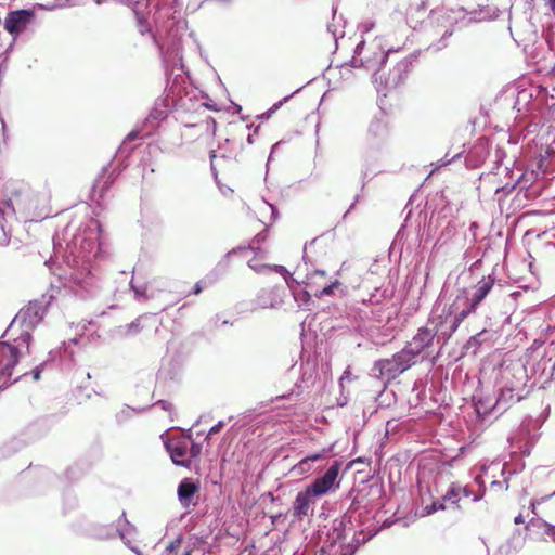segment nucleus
Masks as SVG:
<instances>
[{"label": "nucleus", "mask_w": 555, "mask_h": 555, "mask_svg": "<svg viewBox=\"0 0 555 555\" xmlns=\"http://www.w3.org/2000/svg\"><path fill=\"white\" fill-rule=\"evenodd\" d=\"M281 102L274 104L268 112V114L270 115L271 113L275 112L280 106H281Z\"/></svg>", "instance_id": "nucleus-28"}, {"label": "nucleus", "mask_w": 555, "mask_h": 555, "mask_svg": "<svg viewBox=\"0 0 555 555\" xmlns=\"http://www.w3.org/2000/svg\"><path fill=\"white\" fill-rule=\"evenodd\" d=\"M275 292L278 293V295H280V292H282L284 294L285 289H284V287H281V288H276Z\"/></svg>", "instance_id": "nucleus-33"}, {"label": "nucleus", "mask_w": 555, "mask_h": 555, "mask_svg": "<svg viewBox=\"0 0 555 555\" xmlns=\"http://www.w3.org/2000/svg\"><path fill=\"white\" fill-rule=\"evenodd\" d=\"M350 269V267H346L345 263L341 266L340 270L338 271V275L344 278L345 273Z\"/></svg>", "instance_id": "nucleus-25"}, {"label": "nucleus", "mask_w": 555, "mask_h": 555, "mask_svg": "<svg viewBox=\"0 0 555 555\" xmlns=\"http://www.w3.org/2000/svg\"><path fill=\"white\" fill-rule=\"evenodd\" d=\"M166 449L176 465L190 468L193 459H196L202 451L201 444L196 443L191 436L171 438L165 442Z\"/></svg>", "instance_id": "nucleus-1"}, {"label": "nucleus", "mask_w": 555, "mask_h": 555, "mask_svg": "<svg viewBox=\"0 0 555 555\" xmlns=\"http://www.w3.org/2000/svg\"><path fill=\"white\" fill-rule=\"evenodd\" d=\"M138 139H141L140 131H138V130H133V131H131V132H130V133H128V135L126 137V141H133V140H138Z\"/></svg>", "instance_id": "nucleus-23"}, {"label": "nucleus", "mask_w": 555, "mask_h": 555, "mask_svg": "<svg viewBox=\"0 0 555 555\" xmlns=\"http://www.w3.org/2000/svg\"><path fill=\"white\" fill-rule=\"evenodd\" d=\"M537 504H538L537 501H532L531 504H530L533 514H535Z\"/></svg>", "instance_id": "nucleus-30"}, {"label": "nucleus", "mask_w": 555, "mask_h": 555, "mask_svg": "<svg viewBox=\"0 0 555 555\" xmlns=\"http://www.w3.org/2000/svg\"><path fill=\"white\" fill-rule=\"evenodd\" d=\"M22 338L24 341L28 343V340L30 339V335L28 333H25L24 335H22Z\"/></svg>", "instance_id": "nucleus-31"}, {"label": "nucleus", "mask_w": 555, "mask_h": 555, "mask_svg": "<svg viewBox=\"0 0 555 555\" xmlns=\"http://www.w3.org/2000/svg\"><path fill=\"white\" fill-rule=\"evenodd\" d=\"M178 498L184 508L195 506L198 501L199 486L191 478H184L178 486Z\"/></svg>", "instance_id": "nucleus-7"}, {"label": "nucleus", "mask_w": 555, "mask_h": 555, "mask_svg": "<svg viewBox=\"0 0 555 555\" xmlns=\"http://www.w3.org/2000/svg\"><path fill=\"white\" fill-rule=\"evenodd\" d=\"M311 463L312 462L304 457L294 466V470H296L299 474L309 473L312 469Z\"/></svg>", "instance_id": "nucleus-16"}, {"label": "nucleus", "mask_w": 555, "mask_h": 555, "mask_svg": "<svg viewBox=\"0 0 555 555\" xmlns=\"http://www.w3.org/2000/svg\"><path fill=\"white\" fill-rule=\"evenodd\" d=\"M477 308H473V304L469 301L468 306L463 309L460 313L456 314L454 324L452 326V330L455 331L459 325L473 312H475Z\"/></svg>", "instance_id": "nucleus-14"}, {"label": "nucleus", "mask_w": 555, "mask_h": 555, "mask_svg": "<svg viewBox=\"0 0 555 555\" xmlns=\"http://www.w3.org/2000/svg\"><path fill=\"white\" fill-rule=\"evenodd\" d=\"M181 543H182L181 539H176L173 542H171L167 548L169 554H173V553L177 554V550L181 546Z\"/></svg>", "instance_id": "nucleus-19"}, {"label": "nucleus", "mask_w": 555, "mask_h": 555, "mask_svg": "<svg viewBox=\"0 0 555 555\" xmlns=\"http://www.w3.org/2000/svg\"><path fill=\"white\" fill-rule=\"evenodd\" d=\"M344 283H348L351 287L357 288V287L360 286L361 279H360V276H358L353 281H350V280H344V281L335 280L334 282H331L330 284L323 286L320 291L315 289L314 291V296L318 297V298H322L324 296H330V295L333 294L335 288H338Z\"/></svg>", "instance_id": "nucleus-11"}, {"label": "nucleus", "mask_w": 555, "mask_h": 555, "mask_svg": "<svg viewBox=\"0 0 555 555\" xmlns=\"http://www.w3.org/2000/svg\"><path fill=\"white\" fill-rule=\"evenodd\" d=\"M212 284H214V280L207 276V278H205V279H203V280L198 281V282L194 285V287H193V289L190 292V294H193V295H199V294L203 292V289H204V288H207V287L211 286Z\"/></svg>", "instance_id": "nucleus-15"}, {"label": "nucleus", "mask_w": 555, "mask_h": 555, "mask_svg": "<svg viewBox=\"0 0 555 555\" xmlns=\"http://www.w3.org/2000/svg\"><path fill=\"white\" fill-rule=\"evenodd\" d=\"M443 508H444L443 504L437 505L436 503H433L431 505L426 506L425 511H426V514L429 515V514L437 512L438 509H443Z\"/></svg>", "instance_id": "nucleus-20"}, {"label": "nucleus", "mask_w": 555, "mask_h": 555, "mask_svg": "<svg viewBox=\"0 0 555 555\" xmlns=\"http://www.w3.org/2000/svg\"><path fill=\"white\" fill-rule=\"evenodd\" d=\"M340 468L341 463L339 461H335L323 476L315 478L313 482L308 486L312 494L322 496L339 488Z\"/></svg>", "instance_id": "nucleus-3"}, {"label": "nucleus", "mask_w": 555, "mask_h": 555, "mask_svg": "<svg viewBox=\"0 0 555 555\" xmlns=\"http://www.w3.org/2000/svg\"><path fill=\"white\" fill-rule=\"evenodd\" d=\"M33 377L35 380H38L40 378V370L38 367L34 370Z\"/></svg>", "instance_id": "nucleus-27"}, {"label": "nucleus", "mask_w": 555, "mask_h": 555, "mask_svg": "<svg viewBox=\"0 0 555 555\" xmlns=\"http://www.w3.org/2000/svg\"><path fill=\"white\" fill-rule=\"evenodd\" d=\"M156 405L160 406L163 410L171 412L172 411V404L166 400H160L156 403Z\"/></svg>", "instance_id": "nucleus-22"}, {"label": "nucleus", "mask_w": 555, "mask_h": 555, "mask_svg": "<svg viewBox=\"0 0 555 555\" xmlns=\"http://www.w3.org/2000/svg\"><path fill=\"white\" fill-rule=\"evenodd\" d=\"M528 537L534 541H546L550 537L555 541V526L546 522L544 519L534 517L526 525Z\"/></svg>", "instance_id": "nucleus-5"}, {"label": "nucleus", "mask_w": 555, "mask_h": 555, "mask_svg": "<svg viewBox=\"0 0 555 555\" xmlns=\"http://www.w3.org/2000/svg\"><path fill=\"white\" fill-rule=\"evenodd\" d=\"M34 18L33 10H16L8 13L4 28L11 35H18Z\"/></svg>", "instance_id": "nucleus-4"}, {"label": "nucleus", "mask_w": 555, "mask_h": 555, "mask_svg": "<svg viewBox=\"0 0 555 555\" xmlns=\"http://www.w3.org/2000/svg\"><path fill=\"white\" fill-rule=\"evenodd\" d=\"M495 283L494 278L492 276H483L477 285L474 287V292L472 297L468 298V301L473 304V308H477L481 301L487 297L490 291L493 288Z\"/></svg>", "instance_id": "nucleus-9"}, {"label": "nucleus", "mask_w": 555, "mask_h": 555, "mask_svg": "<svg viewBox=\"0 0 555 555\" xmlns=\"http://www.w3.org/2000/svg\"><path fill=\"white\" fill-rule=\"evenodd\" d=\"M275 271L279 272V273H282L284 275V278H285V281H287L286 275L288 274V271L285 269V267L276 266L275 267Z\"/></svg>", "instance_id": "nucleus-24"}, {"label": "nucleus", "mask_w": 555, "mask_h": 555, "mask_svg": "<svg viewBox=\"0 0 555 555\" xmlns=\"http://www.w3.org/2000/svg\"><path fill=\"white\" fill-rule=\"evenodd\" d=\"M317 281H318V283H319L318 285H321V283H322V280H317Z\"/></svg>", "instance_id": "nucleus-35"}, {"label": "nucleus", "mask_w": 555, "mask_h": 555, "mask_svg": "<svg viewBox=\"0 0 555 555\" xmlns=\"http://www.w3.org/2000/svg\"><path fill=\"white\" fill-rule=\"evenodd\" d=\"M469 492L465 487H462L457 483H452L447 493L443 495L444 502H450L451 504H457L462 496H468Z\"/></svg>", "instance_id": "nucleus-12"}, {"label": "nucleus", "mask_w": 555, "mask_h": 555, "mask_svg": "<svg viewBox=\"0 0 555 555\" xmlns=\"http://www.w3.org/2000/svg\"><path fill=\"white\" fill-rule=\"evenodd\" d=\"M0 354L4 358V371L11 376L13 367L18 362V349L8 343H0Z\"/></svg>", "instance_id": "nucleus-10"}, {"label": "nucleus", "mask_w": 555, "mask_h": 555, "mask_svg": "<svg viewBox=\"0 0 555 555\" xmlns=\"http://www.w3.org/2000/svg\"><path fill=\"white\" fill-rule=\"evenodd\" d=\"M387 55H383L382 57V62H384L386 60Z\"/></svg>", "instance_id": "nucleus-34"}, {"label": "nucleus", "mask_w": 555, "mask_h": 555, "mask_svg": "<svg viewBox=\"0 0 555 555\" xmlns=\"http://www.w3.org/2000/svg\"><path fill=\"white\" fill-rule=\"evenodd\" d=\"M547 3L555 15V0H547Z\"/></svg>", "instance_id": "nucleus-29"}, {"label": "nucleus", "mask_w": 555, "mask_h": 555, "mask_svg": "<svg viewBox=\"0 0 555 555\" xmlns=\"http://www.w3.org/2000/svg\"><path fill=\"white\" fill-rule=\"evenodd\" d=\"M327 452H328V450L323 449L321 452L310 454V455L306 456L305 459L309 460L310 462H315V461H319V460H322L323 457H325Z\"/></svg>", "instance_id": "nucleus-18"}, {"label": "nucleus", "mask_w": 555, "mask_h": 555, "mask_svg": "<svg viewBox=\"0 0 555 555\" xmlns=\"http://www.w3.org/2000/svg\"><path fill=\"white\" fill-rule=\"evenodd\" d=\"M437 331L430 330L428 327L418 328L416 335L412 338V340L408 344L405 349L416 358L421 354L426 348L431 346Z\"/></svg>", "instance_id": "nucleus-6"}, {"label": "nucleus", "mask_w": 555, "mask_h": 555, "mask_svg": "<svg viewBox=\"0 0 555 555\" xmlns=\"http://www.w3.org/2000/svg\"><path fill=\"white\" fill-rule=\"evenodd\" d=\"M325 278V272L321 270L313 271L309 276L308 286L312 287V284H319L317 280H322Z\"/></svg>", "instance_id": "nucleus-17"}, {"label": "nucleus", "mask_w": 555, "mask_h": 555, "mask_svg": "<svg viewBox=\"0 0 555 555\" xmlns=\"http://www.w3.org/2000/svg\"><path fill=\"white\" fill-rule=\"evenodd\" d=\"M315 498L318 496L312 494L308 487H306L305 490L299 491L293 502V516L300 520L308 516L311 505L314 504Z\"/></svg>", "instance_id": "nucleus-8"}, {"label": "nucleus", "mask_w": 555, "mask_h": 555, "mask_svg": "<svg viewBox=\"0 0 555 555\" xmlns=\"http://www.w3.org/2000/svg\"><path fill=\"white\" fill-rule=\"evenodd\" d=\"M414 357L403 348L390 359H382L376 362L375 367L380 377L393 379L414 364Z\"/></svg>", "instance_id": "nucleus-2"}, {"label": "nucleus", "mask_w": 555, "mask_h": 555, "mask_svg": "<svg viewBox=\"0 0 555 555\" xmlns=\"http://www.w3.org/2000/svg\"><path fill=\"white\" fill-rule=\"evenodd\" d=\"M520 396L515 393L513 388H503L496 399V405L507 409L511 404L518 402Z\"/></svg>", "instance_id": "nucleus-13"}, {"label": "nucleus", "mask_w": 555, "mask_h": 555, "mask_svg": "<svg viewBox=\"0 0 555 555\" xmlns=\"http://www.w3.org/2000/svg\"><path fill=\"white\" fill-rule=\"evenodd\" d=\"M224 426V423L222 421H220L219 423H217L216 425H214L210 429H209V433H208V436H211V435H215V434H218Z\"/></svg>", "instance_id": "nucleus-21"}, {"label": "nucleus", "mask_w": 555, "mask_h": 555, "mask_svg": "<svg viewBox=\"0 0 555 555\" xmlns=\"http://www.w3.org/2000/svg\"><path fill=\"white\" fill-rule=\"evenodd\" d=\"M182 555H192V550L191 548H185L182 553Z\"/></svg>", "instance_id": "nucleus-32"}, {"label": "nucleus", "mask_w": 555, "mask_h": 555, "mask_svg": "<svg viewBox=\"0 0 555 555\" xmlns=\"http://www.w3.org/2000/svg\"><path fill=\"white\" fill-rule=\"evenodd\" d=\"M514 522H515L516 525L524 524V522H525V519H524L522 515H521V514H519L518 516H516V517L514 518Z\"/></svg>", "instance_id": "nucleus-26"}]
</instances>
